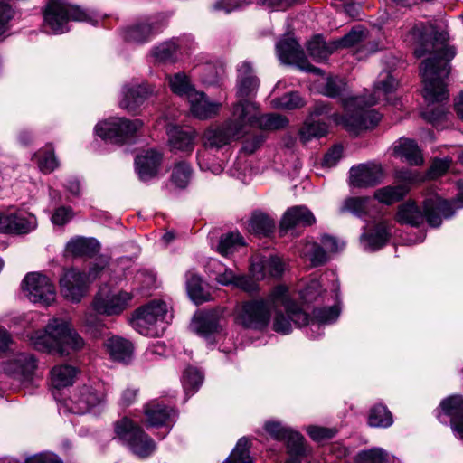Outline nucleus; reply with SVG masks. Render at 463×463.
Returning a JSON list of instances; mask_svg holds the SVG:
<instances>
[{
  "instance_id": "obj_1",
  "label": "nucleus",
  "mask_w": 463,
  "mask_h": 463,
  "mask_svg": "<svg viewBox=\"0 0 463 463\" xmlns=\"http://www.w3.org/2000/svg\"><path fill=\"white\" fill-rule=\"evenodd\" d=\"M448 41L447 32H435L430 40L424 41L414 51L417 58L430 55L420 67L424 84L423 96L429 102L421 115L425 120L437 127L446 119L448 109L444 105L435 106V103L449 99V90L444 80L450 72L449 61L456 54L455 48Z\"/></svg>"
},
{
  "instance_id": "obj_2",
  "label": "nucleus",
  "mask_w": 463,
  "mask_h": 463,
  "mask_svg": "<svg viewBox=\"0 0 463 463\" xmlns=\"http://www.w3.org/2000/svg\"><path fill=\"white\" fill-rule=\"evenodd\" d=\"M396 80L389 73L383 72L373 87V93L368 99L365 97H354L345 102V109L347 111L346 116L338 114L329 115L331 109L328 104L319 101L317 102L310 112V116H329L336 124H342L352 133H358L360 130L368 129L376 126L382 116L375 109H367L366 107L375 105L381 100L390 102L392 95L397 88Z\"/></svg>"
},
{
  "instance_id": "obj_3",
  "label": "nucleus",
  "mask_w": 463,
  "mask_h": 463,
  "mask_svg": "<svg viewBox=\"0 0 463 463\" xmlns=\"http://www.w3.org/2000/svg\"><path fill=\"white\" fill-rule=\"evenodd\" d=\"M31 344L41 352L68 355L80 351L85 342L65 320L52 318L43 330H37L30 336Z\"/></svg>"
},
{
  "instance_id": "obj_4",
  "label": "nucleus",
  "mask_w": 463,
  "mask_h": 463,
  "mask_svg": "<svg viewBox=\"0 0 463 463\" xmlns=\"http://www.w3.org/2000/svg\"><path fill=\"white\" fill-rule=\"evenodd\" d=\"M424 213L412 200L399 205L395 220L401 224L419 226L426 220L430 226L437 228L441 225L442 217L449 218L454 214L452 204L433 194L423 202Z\"/></svg>"
},
{
  "instance_id": "obj_5",
  "label": "nucleus",
  "mask_w": 463,
  "mask_h": 463,
  "mask_svg": "<svg viewBox=\"0 0 463 463\" xmlns=\"http://www.w3.org/2000/svg\"><path fill=\"white\" fill-rule=\"evenodd\" d=\"M269 302L274 311L272 329L275 332L288 335L293 325L301 326L308 323L307 314L291 298L288 287H275L269 294Z\"/></svg>"
},
{
  "instance_id": "obj_6",
  "label": "nucleus",
  "mask_w": 463,
  "mask_h": 463,
  "mask_svg": "<svg viewBox=\"0 0 463 463\" xmlns=\"http://www.w3.org/2000/svg\"><path fill=\"white\" fill-rule=\"evenodd\" d=\"M44 26L54 34L69 31L70 21L87 22L96 24L98 19L79 6L70 5L66 0H47L43 12Z\"/></svg>"
},
{
  "instance_id": "obj_7",
  "label": "nucleus",
  "mask_w": 463,
  "mask_h": 463,
  "mask_svg": "<svg viewBox=\"0 0 463 463\" xmlns=\"http://www.w3.org/2000/svg\"><path fill=\"white\" fill-rule=\"evenodd\" d=\"M233 117H238L244 123V128H258L263 130H279L288 126L286 117L277 114H260L256 103L249 100L238 101L233 107Z\"/></svg>"
},
{
  "instance_id": "obj_8",
  "label": "nucleus",
  "mask_w": 463,
  "mask_h": 463,
  "mask_svg": "<svg viewBox=\"0 0 463 463\" xmlns=\"http://www.w3.org/2000/svg\"><path fill=\"white\" fill-rule=\"evenodd\" d=\"M115 432L139 458H147L156 450V443L145 431L128 418L115 424Z\"/></svg>"
},
{
  "instance_id": "obj_9",
  "label": "nucleus",
  "mask_w": 463,
  "mask_h": 463,
  "mask_svg": "<svg viewBox=\"0 0 463 463\" xmlns=\"http://www.w3.org/2000/svg\"><path fill=\"white\" fill-rule=\"evenodd\" d=\"M135 296V291L112 290L108 285H103L94 297L92 307L99 315L118 316L131 306Z\"/></svg>"
},
{
  "instance_id": "obj_10",
  "label": "nucleus",
  "mask_w": 463,
  "mask_h": 463,
  "mask_svg": "<svg viewBox=\"0 0 463 463\" xmlns=\"http://www.w3.org/2000/svg\"><path fill=\"white\" fill-rule=\"evenodd\" d=\"M22 290L33 303L51 306L56 299V288L52 279L42 272H29L22 282Z\"/></svg>"
},
{
  "instance_id": "obj_11",
  "label": "nucleus",
  "mask_w": 463,
  "mask_h": 463,
  "mask_svg": "<svg viewBox=\"0 0 463 463\" xmlns=\"http://www.w3.org/2000/svg\"><path fill=\"white\" fill-rule=\"evenodd\" d=\"M234 118L235 119L207 128L203 135V148L220 149L242 137L247 133L244 123L238 117Z\"/></svg>"
},
{
  "instance_id": "obj_12",
  "label": "nucleus",
  "mask_w": 463,
  "mask_h": 463,
  "mask_svg": "<svg viewBox=\"0 0 463 463\" xmlns=\"http://www.w3.org/2000/svg\"><path fill=\"white\" fill-rule=\"evenodd\" d=\"M167 307L164 301L153 300L138 308L132 320L133 327L143 335H158L157 324L165 319Z\"/></svg>"
},
{
  "instance_id": "obj_13",
  "label": "nucleus",
  "mask_w": 463,
  "mask_h": 463,
  "mask_svg": "<svg viewBox=\"0 0 463 463\" xmlns=\"http://www.w3.org/2000/svg\"><path fill=\"white\" fill-rule=\"evenodd\" d=\"M104 383L97 382L76 388L66 406L76 414H84L105 402Z\"/></svg>"
},
{
  "instance_id": "obj_14",
  "label": "nucleus",
  "mask_w": 463,
  "mask_h": 463,
  "mask_svg": "<svg viewBox=\"0 0 463 463\" xmlns=\"http://www.w3.org/2000/svg\"><path fill=\"white\" fill-rule=\"evenodd\" d=\"M270 310L269 297L266 300L247 301L238 307L236 321L245 328L261 330L269 323Z\"/></svg>"
},
{
  "instance_id": "obj_15",
  "label": "nucleus",
  "mask_w": 463,
  "mask_h": 463,
  "mask_svg": "<svg viewBox=\"0 0 463 463\" xmlns=\"http://www.w3.org/2000/svg\"><path fill=\"white\" fill-rule=\"evenodd\" d=\"M143 126L140 119L129 120L124 118H112L98 123L95 133L103 140L123 143L125 138L135 134Z\"/></svg>"
},
{
  "instance_id": "obj_16",
  "label": "nucleus",
  "mask_w": 463,
  "mask_h": 463,
  "mask_svg": "<svg viewBox=\"0 0 463 463\" xmlns=\"http://www.w3.org/2000/svg\"><path fill=\"white\" fill-rule=\"evenodd\" d=\"M278 57L282 63L298 66L300 70L315 74L322 73L319 68L311 65L300 44L296 39L287 37L278 42L276 45Z\"/></svg>"
},
{
  "instance_id": "obj_17",
  "label": "nucleus",
  "mask_w": 463,
  "mask_h": 463,
  "mask_svg": "<svg viewBox=\"0 0 463 463\" xmlns=\"http://www.w3.org/2000/svg\"><path fill=\"white\" fill-rule=\"evenodd\" d=\"M36 369L37 360L30 353L14 354L3 364L5 373L22 384H29L33 382Z\"/></svg>"
},
{
  "instance_id": "obj_18",
  "label": "nucleus",
  "mask_w": 463,
  "mask_h": 463,
  "mask_svg": "<svg viewBox=\"0 0 463 463\" xmlns=\"http://www.w3.org/2000/svg\"><path fill=\"white\" fill-rule=\"evenodd\" d=\"M383 179L381 165L374 163L360 164L351 167L349 183L351 186L365 188L380 184Z\"/></svg>"
},
{
  "instance_id": "obj_19",
  "label": "nucleus",
  "mask_w": 463,
  "mask_h": 463,
  "mask_svg": "<svg viewBox=\"0 0 463 463\" xmlns=\"http://www.w3.org/2000/svg\"><path fill=\"white\" fill-rule=\"evenodd\" d=\"M144 413L149 426H164L168 429V431L176 421L178 416L175 410L157 400H153L146 404Z\"/></svg>"
},
{
  "instance_id": "obj_20",
  "label": "nucleus",
  "mask_w": 463,
  "mask_h": 463,
  "mask_svg": "<svg viewBox=\"0 0 463 463\" xmlns=\"http://www.w3.org/2000/svg\"><path fill=\"white\" fill-rule=\"evenodd\" d=\"M60 286L63 297L72 302H80L88 288L85 274L75 269L64 272L60 279Z\"/></svg>"
},
{
  "instance_id": "obj_21",
  "label": "nucleus",
  "mask_w": 463,
  "mask_h": 463,
  "mask_svg": "<svg viewBox=\"0 0 463 463\" xmlns=\"http://www.w3.org/2000/svg\"><path fill=\"white\" fill-rule=\"evenodd\" d=\"M154 93V88L146 82L124 85L120 107L128 112H136L139 107Z\"/></svg>"
},
{
  "instance_id": "obj_22",
  "label": "nucleus",
  "mask_w": 463,
  "mask_h": 463,
  "mask_svg": "<svg viewBox=\"0 0 463 463\" xmlns=\"http://www.w3.org/2000/svg\"><path fill=\"white\" fill-rule=\"evenodd\" d=\"M440 411L450 418V425L457 438L463 440V396L450 395L440 402Z\"/></svg>"
},
{
  "instance_id": "obj_23",
  "label": "nucleus",
  "mask_w": 463,
  "mask_h": 463,
  "mask_svg": "<svg viewBox=\"0 0 463 463\" xmlns=\"http://www.w3.org/2000/svg\"><path fill=\"white\" fill-rule=\"evenodd\" d=\"M260 80L255 75L250 62L242 61L237 69V97L239 101L254 96L258 90Z\"/></svg>"
},
{
  "instance_id": "obj_24",
  "label": "nucleus",
  "mask_w": 463,
  "mask_h": 463,
  "mask_svg": "<svg viewBox=\"0 0 463 463\" xmlns=\"http://www.w3.org/2000/svg\"><path fill=\"white\" fill-rule=\"evenodd\" d=\"M168 144L172 151L191 153L194 146L195 131L191 128L168 125L166 128Z\"/></svg>"
},
{
  "instance_id": "obj_25",
  "label": "nucleus",
  "mask_w": 463,
  "mask_h": 463,
  "mask_svg": "<svg viewBox=\"0 0 463 463\" xmlns=\"http://www.w3.org/2000/svg\"><path fill=\"white\" fill-rule=\"evenodd\" d=\"M159 31L160 27L156 23L145 20L126 28L123 37L128 43L142 44L150 41Z\"/></svg>"
},
{
  "instance_id": "obj_26",
  "label": "nucleus",
  "mask_w": 463,
  "mask_h": 463,
  "mask_svg": "<svg viewBox=\"0 0 463 463\" xmlns=\"http://www.w3.org/2000/svg\"><path fill=\"white\" fill-rule=\"evenodd\" d=\"M162 162V154L155 149H149L135 159L136 171L142 181L155 177Z\"/></svg>"
},
{
  "instance_id": "obj_27",
  "label": "nucleus",
  "mask_w": 463,
  "mask_h": 463,
  "mask_svg": "<svg viewBox=\"0 0 463 463\" xmlns=\"http://www.w3.org/2000/svg\"><path fill=\"white\" fill-rule=\"evenodd\" d=\"M187 100L192 115L199 119H207L216 116L221 108V103L210 101L203 92L197 90L192 92Z\"/></svg>"
},
{
  "instance_id": "obj_28",
  "label": "nucleus",
  "mask_w": 463,
  "mask_h": 463,
  "mask_svg": "<svg viewBox=\"0 0 463 463\" xmlns=\"http://www.w3.org/2000/svg\"><path fill=\"white\" fill-rule=\"evenodd\" d=\"M316 222L312 212L306 206L298 205L289 208L283 215L280 227L288 230L297 226H310Z\"/></svg>"
},
{
  "instance_id": "obj_29",
  "label": "nucleus",
  "mask_w": 463,
  "mask_h": 463,
  "mask_svg": "<svg viewBox=\"0 0 463 463\" xmlns=\"http://www.w3.org/2000/svg\"><path fill=\"white\" fill-rule=\"evenodd\" d=\"M191 327L197 335L208 338L220 329L219 315L216 311H205L196 314Z\"/></svg>"
},
{
  "instance_id": "obj_30",
  "label": "nucleus",
  "mask_w": 463,
  "mask_h": 463,
  "mask_svg": "<svg viewBox=\"0 0 463 463\" xmlns=\"http://www.w3.org/2000/svg\"><path fill=\"white\" fill-rule=\"evenodd\" d=\"M393 154L396 157L411 165H420L423 158L417 144L408 138H400L393 146Z\"/></svg>"
},
{
  "instance_id": "obj_31",
  "label": "nucleus",
  "mask_w": 463,
  "mask_h": 463,
  "mask_svg": "<svg viewBox=\"0 0 463 463\" xmlns=\"http://www.w3.org/2000/svg\"><path fill=\"white\" fill-rule=\"evenodd\" d=\"M105 347L111 359L122 363H128L133 356V345L124 338L112 336L105 342Z\"/></svg>"
},
{
  "instance_id": "obj_32",
  "label": "nucleus",
  "mask_w": 463,
  "mask_h": 463,
  "mask_svg": "<svg viewBox=\"0 0 463 463\" xmlns=\"http://www.w3.org/2000/svg\"><path fill=\"white\" fill-rule=\"evenodd\" d=\"M99 250V243L97 240L80 236L71 239L65 248L66 252L74 257L91 256Z\"/></svg>"
},
{
  "instance_id": "obj_33",
  "label": "nucleus",
  "mask_w": 463,
  "mask_h": 463,
  "mask_svg": "<svg viewBox=\"0 0 463 463\" xmlns=\"http://www.w3.org/2000/svg\"><path fill=\"white\" fill-rule=\"evenodd\" d=\"M389 238L388 227L385 223H378L374 230L361 236V243L364 250L374 251L385 245Z\"/></svg>"
},
{
  "instance_id": "obj_34",
  "label": "nucleus",
  "mask_w": 463,
  "mask_h": 463,
  "mask_svg": "<svg viewBox=\"0 0 463 463\" xmlns=\"http://www.w3.org/2000/svg\"><path fill=\"white\" fill-rule=\"evenodd\" d=\"M185 278L186 290L194 303L200 305L211 299L210 294L203 287L202 279L194 271H187Z\"/></svg>"
},
{
  "instance_id": "obj_35",
  "label": "nucleus",
  "mask_w": 463,
  "mask_h": 463,
  "mask_svg": "<svg viewBox=\"0 0 463 463\" xmlns=\"http://www.w3.org/2000/svg\"><path fill=\"white\" fill-rule=\"evenodd\" d=\"M37 227L36 217L33 214L24 215L23 213H10L9 223L6 232L15 234H26Z\"/></svg>"
},
{
  "instance_id": "obj_36",
  "label": "nucleus",
  "mask_w": 463,
  "mask_h": 463,
  "mask_svg": "<svg viewBox=\"0 0 463 463\" xmlns=\"http://www.w3.org/2000/svg\"><path fill=\"white\" fill-rule=\"evenodd\" d=\"M335 50L337 43L335 42L326 43L321 36H315L307 44L309 55L317 61H322L328 58Z\"/></svg>"
},
{
  "instance_id": "obj_37",
  "label": "nucleus",
  "mask_w": 463,
  "mask_h": 463,
  "mask_svg": "<svg viewBox=\"0 0 463 463\" xmlns=\"http://www.w3.org/2000/svg\"><path fill=\"white\" fill-rule=\"evenodd\" d=\"M76 369L68 364H61L54 366L51 373V384L61 389L71 385L76 376Z\"/></svg>"
},
{
  "instance_id": "obj_38",
  "label": "nucleus",
  "mask_w": 463,
  "mask_h": 463,
  "mask_svg": "<svg viewBox=\"0 0 463 463\" xmlns=\"http://www.w3.org/2000/svg\"><path fill=\"white\" fill-rule=\"evenodd\" d=\"M410 187L406 184L388 185L375 191L374 197L380 203L391 205L402 200L409 193Z\"/></svg>"
},
{
  "instance_id": "obj_39",
  "label": "nucleus",
  "mask_w": 463,
  "mask_h": 463,
  "mask_svg": "<svg viewBox=\"0 0 463 463\" xmlns=\"http://www.w3.org/2000/svg\"><path fill=\"white\" fill-rule=\"evenodd\" d=\"M328 132V126L325 122L316 121L312 118H307L299 130V137L303 143L314 138L325 137Z\"/></svg>"
},
{
  "instance_id": "obj_40",
  "label": "nucleus",
  "mask_w": 463,
  "mask_h": 463,
  "mask_svg": "<svg viewBox=\"0 0 463 463\" xmlns=\"http://www.w3.org/2000/svg\"><path fill=\"white\" fill-rule=\"evenodd\" d=\"M274 228V220L263 213H254L248 223L249 232L257 235L268 236Z\"/></svg>"
},
{
  "instance_id": "obj_41",
  "label": "nucleus",
  "mask_w": 463,
  "mask_h": 463,
  "mask_svg": "<svg viewBox=\"0 0 463 463\" xmlns=\"http://www.w3.org/2000/svg\"><path fill=\"white\" fill-rule=\"evenodd\" d=\"M167 80L171 90L180 96L189 99V95L196 90L192 85L189 77L184 72L168 75Z\"/></svg>"
},
{
  "instance_id": "obj_42",
  "label": "nucleus",
  "mask_w": 463,
  "mask_h": 463,
  "mask_svg": "<svg viewBox=\"0 0 463 463\" xmlns=\"http://www.w3.org/2000/svg\"><path fill=\"white\" fill-rule=\"evenodd\" d=\"M242 236L238 232H232L221 236L217 251L222 256H229L244 246Z\"/></svg>"
},
{
  "instance_id": "obj_43",
  "label": "nucleus",
  "mask_w": 463,
  "mask_h": 463,
  "mask_svg": "<svg viewBox=\"0 0 463 463\" xmlns=\"http://www.w3.org/2000/svg\"><path fill=\"white\" fill-rule=\"evenodd\" d=\"M288 453L297 457H307L311 453V449L306 445L304 437L294 430L285 438Z\"/></svg>"
},
{
  "instance_id": "obj_44",
  "label": "nucleus",
  "mask_w": 463,
  "mask_h": 463,
  "mask_svg": "<svg viewBox=\"0 0 463 463\" xmlns=\"http://www.w3.org/2000/svg\"><path fill=\"white\" fill-rule=\"evenodd\" d=\"M392 416L389 410L378 404L373 406L369 413L368 423L372 427L376 428H388L392 424Z\"/></svg>"
},
{
  "instance_id": "obj_45",
  "label": "nucleus",
  "mask_w": 463,
  "mask_h": 463,
  "mask_svg": "<svg viewBox=\"0 0 463 463\" xmlns=\"http://www.w3.org/2000/svg\"><path fill=\"white\" fill-rule=\"evenodd\" d=\"M340 314V309L337 306L330 307L316 308L313 311V320L310 327L319 328L320 325L331 324L336 321Z\"/></svg>"
},
{
  "instance_id": "obj_46",
  "label": "nucleus",
  "mask_w": 463,
  "mask_h": 463,
  "mask_svg": "<svg viewBox=\"0 0 463 463\" xmlns=\"http://www.w3.org/2000/svg\"><path fill=\"white\" fill-rule=\"evenodd\" d=\"M179 46L175 40L166 41L155 46L151 50V55L161 62L172 61L177 52Z\"/></svg>"
},
{
  "instance_id": "obj_47",
  "label": "nucleus",
  "mask_w": 463,
  "mask_h": 463,
  "mask_svg": "<svg viewBox=\"0 0 463 463\" xmlns=\"http://www.w3.org/2000/svg\"><path fill=\"white\" fill-rule=\"evenodd\" d=\"M371 200L367 197H350L344 201L340 209L342 213L349 212L353 214L363 217L369 209Z\"/></svg>"
},
{
  "instance_id": "obj_48",
  "label": "nucleus",
  "mask_w": 463,
  "mask_h": 463,
  "mask_svg": "<svg viewBox=\"0 0 463 463\" xmlns=\"http://www.w3.org/2000/svg\"><path fill=\"white\" fill-rule=\"evenodd\" d=\"M223 463H253L249 452V440L241 438L236 447L231 452L230 457Z\"/></svg>"
},
{
  "instance_id": "obj_49",
  "label": "nucleus",
  "mask_w": 463,
  "mask_h": 463,
  "mask_svg": "<svg viewBox=\"0 0 463 463\" xmlns=\"http://www.w3.org/2000/svg\"><path fill=\"white\" fill-rule=\"evenodd\" d=\"M203 376L202 373L194 367H187L182 377V383L186 393L196 392L202 385Z\"/></svg>"
},
{
  "instance_id": "obj_50",
  "label": "nucleus",
  "mask_w": 463,
  "mask_h": 463,
  "mask_svg": "<svg viewBox=\"0 0 463 463\" xmlns=\"http://www.w3.org/2000/svg\"><path fill=\"white\" fill-rule=\"evenodd\" d=\"M355 463H385L388 461V453L382 448H373L361 450L354 458Z\"/></svg>"
},
{
  "instance_id": "obj_51",
  "label": "nucleus",
  "mask_w": 463,
  "mask_h": 463,
  "mask_svg": "<svg viewBox=\"0 0 463 463\" xmlns=\"http://www.w3.org/2000/svg\"><path fill=\"white\" fill-rule=\"evenodd\" d=\"M305 104L303 99L298 92H289L272 100V105L279 109H296L303 107Z\"/></svg>"
},
{
  "instance_id": "obj_52",
  "label": "nucleus",
  "mask_w": 463,
  "mask_h": 463,
  "mask_svg": "<svg viewBox=\"0 0 463 463\" xmlns=\"http://www.w3.org/2000/svg\"><path fill=\"white\" fill-rule=\"evenodd\" d=\"M302 253L309 257L313 266L322 265L327 260V252L323 246L317 242H307Z\"/></svg>"
},
{
  "instance_id": "obj_53",
  "label": "nucleus",
  "mask_w": 463,
  "mask_h": 463,
  "mask_svg": "<svg viewBox=\"0 0 463 463\" xmlns=\"http://www.w3.org/2000/svg\"><path fill=\"white\" fill-rule=\"evenodd\" d=\"M36 156L39 168L43 173H51L59 166L58 159L52 147L40 151Z\"/></svg>"
},
{
  "instance_id": "obj_54",
  "label": "nucleus",
  "mask_w": 463,
  "mask_h": 463,
  "mask_svg": "<svg viewBox=\"0 0 463 463\" xmlns=\"http://www.w3.org/2000/svg\"><path fill=\"white\" fill-rule=\"evenodd\" d=\"M366 38V30L363 26H356L341 39L335 41L338 48L353 47Z\"/></svg>"
},
{
  "instance_id": "obj_55",
  "label": "nucleus",
  "mask_w": 463,
  "mask_h": 463,
  "mask_svg": "<svg viewBox=\"0 0 463 463\" xmlns=\"http://www.w3.org/2000/svg\"><path fill=\"white\" fill-rule=\"evenodd\" d=\"M197 163L202 171H209L216 175L223 171L222 165L212 160L210 153L205 148L197 151Z\"/></svg>"
},
{
  "instance_id": "obj_56",
  "label": "nucleus",
  "mask_w": 463,
  "mask_h": 463,
  "mask_svg": "<svg viewBox=\"0 0 463 463\" xmlns=\"http://www.w3.org/2000/svg\"><path fill=\"white\" fill-rule=\"evenodd\" d=\"M346 87L345 80L339 77H328L326 79L322 88V93L326 96L335 98L340 96Z\"/></svg>"
},
{
  "instance_id": "obj_57",
  "label": "nucleus",
  "mask_w": 463,
  "mask_h": 463,
  "mask_svg": "<svg viewBox=\"0 0 463 463\" xmlns=\"http://www.w3.org/2000/svg\"><path fill=\"white\" fill-rule=\"evenodd\" d=\"M192 175L191 166L185 162H180L174 167L172 181L176 186L184 188L187 185Z\"/></svg>"
},
{
  "instance_id": "obj_58",
  "label": "nucleus",
  "mask_w": 463,
  "mask_h": 463,
  "mask_svg": "<svg viewBox=\"0 0 463 463\" xmlns=\"http://www.w3.org/2000/svg\"><path fill=\"white\" fill-rule=\"evenodd\" d=\"M307 432L314 441L323 442L335 437L337 430L335 428L308 426Z\"/></svg>"
},
{
  "instance_id": "obj_59",
  "label": "nucleus",
  "mask_w": 463,
  "mask_h": 463,
  "mask_svg": "<svg viewBox=\"0 0 463 463\" xmlns=\"http://www.w3.org/2000/svg\"><path fill=\"white\" fill-rule=\"evenodd\" d=\"M265 430L276 440L283 441L289 434L290 428L282 426L277 421H268L264 425Z\"/></svg>"
},
{
  "instance_id": "obj_60",
  "label": "nucleus",
  "mask_w": 463,
  "mask_h": 463,
  "mask_svg": "<svg viewBox=\"0 0 463 463\" xmlns=\"http://www.w3.org/2000/svg\"><path fill=\"white\" fill-rule=\"evenodd\" d=\"M322 285L318 279H312L301 291V298L306 302H313L321 295Z\"/></svg>"
},
{
  "instance_id": "obj_61",
  "label": "nucleus",
  "mask_w": 463,
  "mask_h": 463,
  "mask_svg": "<svg viewBox=\"0 0 463 463\" xmlns=\"http://www.w3.org/2000/svg\"><path fill=\"white\" fill-rule=\"evenodd\" d=\"M267 274L273 278L280 277L285 271V263L276 256L266 258Z\"/></svg>"
},
{
  "instance_id": "obj_62",
  "label": "nucleus",
  "mask_w": 463,
  "mask_h": 463,
  "mask_svg": "<svg viewBox=\"0 0 463 463\" xmlns=\"http://www.w3.org/2000/svg\"><path fill=\"white\" fill-rule=\"evenodd\" d=\"M449 165L450 160L449 158L435 159L427 173L428 177L430 179H435L441 176L447 172Z\"/></svg>"
},
{
  "instance_id": "obj_63",
  "label": "nucleus",
  "mask_w": 463,
  "mask_h": 463,
  "mask_svg": "<svg viewBox=\"0 0 463 463\" xmlns=\"http://www.w3.org/2000/svg\"><path fill=\"white\" fill-rule=\"evenodd\" d=\"M73 215L74 213L71 207L61 206L54 211L52 222L55 225L62 226L70 222Z\"/></svg>"
},
{
  "instance_id": "obj_64",
  "label": "nucleus",
  "mask_w": 463,
  "mask_h": 463,
  "mask_svg": "<svg viewBox=\"0 0 463 463\" xmlns=\"http://www.w3.org/2000/svg\"><path fill=\"white\" fill-rule=\"evenodd\" d=\"M24 463H62V461L53 453L42 452L27 458Z\"/></svg>"
}]
</instances>
